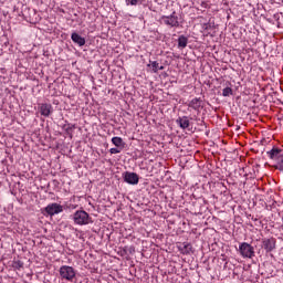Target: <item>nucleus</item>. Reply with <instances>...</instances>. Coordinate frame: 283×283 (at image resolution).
Listing matches in <instances>:
<instances>
[{
    "instance_id": "nucleus-10",
    "label": "nucleus",
    "mask_w": 283,
    "mask_h": 283,
    "mask_svg": "<svg viewBox=\"0 0 283 283\" xmlns=\"http://www.w3.org/2000/svg\"><path fill=\"white\" fill-rule=\"evenodd\" d=\"M188 107H191V109H195V112H200V107H202V99L200 97L192 98Z\"/></svg>"
},
{
    "instance_id": "nucleus-5",
    "label": "nucleus",
    "mask_w": 283,
    "mask_h": 283,
    "mask_svg": "<svg viewBox=\"0 0 283 283\" xmlns=\"http://www.w3.org/2000/svg\"><path fill=\"white\" fill-rule=\"evenodd\" d=\"M239 252L241 253L242 258H254L255 256V249L247 242H243L239 245Z\"/></svg>"
},
{
    "instance_id": "nucleus-3",
    "label": "nucleus",
    "mask_w": 283,
    "mask_h": 283,
    "mask_svg": "<svg viewBox=\"0 0 283 283\" xmlns=\"http://www.w3.org/2000/svg\"><path fill=\"white\" fill-rule=\"evenodd\" d=\"M159 23H161V25H167V28H180V21L178 20L176 11H172L170 15H161L159 18Z\"/></svg>"
},
{
    "instance_id": "nucleus-9",
    "label": "nucleus",
    "mask_w": 283,
    "mask_h": 283,
    "mask_svg": "<svg viewBox=\"0 0 283 283\" xmlns=\"http://www.w3.org/2000/svg\"><path fill=\"white\" fill-rule=\"evenodd\" d=\"M178 251H180L182 255H191V253H193V247L189 242H184L178 245Z\"/></svg>"
},
{
    "instance_id": "nucleus-19",
    "label": "nucleus",
    "mask_w": 283,
    "mask_h": 283,
    "mask_svg": "<svg viewBox=\"0 0 283 283\" xmlns=\"http://www.w3.org/2000/svg\"><path fill=\"white\" fill-rule=\"evenodd\" d=\"M140 0H126V6H138Z\"/></svg>"
},
{
    "instance_id": "nucleus-20",
    "label": "nucleus",
    "mask_w": 283,
    "mask_h": 283,
    "mask_svg": "<svg viewBox=\"0 0 283 283\" xmlns=\"http://www.w3.org/2000/svg\"><path fill=\"white\" fill-rule=\"evenodd\" d=\"M109 153L111 154H120V149H118V148H111Z\"/></svg>"
},
{
    "instance_id": "nucleus-4",
    "label": "nucleus",
    "mask_w": 283,
    "mask_h": 283,
    "mask_svg": "<svg viewBox=\"0 0 283 283\" xmlns=\"http://www.w3.org/2000/svg\"><path fill=\"white\" fill-rule=\"evenodd\" d=\"M60 277L62 280H66L67 282H72V280L76 277V271L70 265H62L60 268Z\"/></svg>"
},
{
    "instance_id": "nucleus-1",
    "label": "nucleus",
    "mask_w": 283,
    "mask_h": 283,
    "mask_svg": "<svg viewBox=\"0 0 283 283\" xmlns=\"http://www.w3.org/2000/svg\"><path fill=\"white\" fill-rule=\"evenodd\" d=\"M268 158L273 163L274 169L283 171V149L279 147H273L271 150L266 151Z\"/></svg>"
},
{
    "instance_id": "nucleus-11",
    "label": "nucleus",
    "mask_w": 283,
    "mask_h": 283,
    "mask_svg": "<svg viewBox=\"0 0 283 283\" xmlns=\"http://www.w3.org/2000/svg\"><path fill=\"white\" fill-rule=\"evenodd\" d=\"M71 40L73 41V43H75L80 48H83V45H85V38L81 36V34L76 32H73L71 34Z\"/></svg>"
},
{
    "instance_id": "nucleus-6",
    "label": "nucleus",
    "mask_w": 283,
    "mask_h": 283,
    "mask_svg": "<svg viewBox=\"0 0 283 283\" xmlns=\"http://www.w3.org/2000/svg\"><path fill=\"white\" fill-rule=\"evenodd\" d=\"M45 214L46 216H59V213H63V206L60 203H49L45 208H44Z\"/></svg>"
},
{
    "instance_id": "nucleus-7",
    "label": "nucleus",
    "mask_w": 283,
    "mask_h": 283,
    "mask_svg": "<svg viewBox=\"0 0 283 283\" xmlns=\"http://www.w3.org/2000/svg\"><path fill=\"white\" fill-rule=\"evenodd\" d=\"M124 181L127 182V185H138L140 178L138 177V174L136 172H129L126 171L123 175Z\"/></svg>"
},
{
    "instance_id": "nucleus-14",
    "label": "nucleus",
    "mask_w": 283,
    "mask_h": 283,
    "mask_svg": "<svg viewBox=\"0 0 283 283\" xmlns=\"http://www.w3.org/2000/svg\"><path fill=\"white\" fill-rule=\"evenodd\" d=\"M188 43H189V39L187 36L180 35L178 38V48H181L182 50H185Z\"/></svg>"
},
{
    "instance_id": "nucleus-12",
    "label": "nucleus",
    "mask_w": 283,
    "mask_h": 283,
    "mask_svg": "<svg viewBox=\"0 0 283 283\" xmlns=\"http://www.w3.org/2000/svg\"><path fill=\"white\" fill-rule=\"evenodd\" d=\"M177 125H179V127L181 129H188L190 122H189V117L187 116H182V117H178L176 119Z\"/></svg>"
},
{
    "instance_id": "nucleus-15",
    "label": "nucleus",
    "mask_w": 283,
    "mask_h": 283,
    "mask_svg": "<svg viewBox=\"0 0 283 283\" xmlns=\"http://www.w3.org/2000/svg\"><path fill=\"white\" fill-rule=\"evenodd\" d=\"M112 143L115 147H123V138L120 137H113Z\"/></svg>"
},
{
    "instance_id": "nucleus-21",
    "label": "nucleus",
    "mask_w": 283,
    "mask_h": 283,
    "mask_svg": "<svg viewBox=\"0 0 283 283\" xmlns=\"http://www.w3.org/2000/svg\"><path fill=\"white\" fill-rule=\"evenodd\" d=\"M159 70H165V66H158V72H159Z\"/></svg>"
},
{
    "instance_id": "nucleus-16",
    "label": "nucleus",
    "mask_w": 283,
    "mask_h": 283,
    "mask_svg": "<svg viewBox=\"0 0 283 283\" xmlns=\"http://www.w3.org/2000/svg\"><path fill=\"white\" fill-rule=\"evenodd\" d=\"M159 65H160V64H159L158 62H156V61H153V62H151V61H150V64H148V67H151L154 74H157Z\"/></svg>"
},
{
    "instance_id": "nucleus-13",
    "label": "nucleus",
    "mask_w": 283,
    "mask_h": 283,
    "mask_svg": "<svg viewBox=\"0 0 283 283\" xmlns=\"http://www.w3.org/2000/svg\"><path fill=\"white\" fill-rule=\"evenodd\" d=\"M40 114H41V116H45V118H48V116H50V114H52V105L51 104H42L40 106Z\"/></svg>"
},
{
    "instance_id": "nucleus-17",
    "label": "nucleus",
    "mask_w": 283,
    "mask_h": 283,
    "mask_svg": "<svg viewBox=\"0 0 283 283\" xmlns=\"http://www.w3.org/2000/svg\"><path fill=\"white\" fill-rule=\"evenodd\" d=\"M233 94V90L231 87H226L222 91V96H231Z\"/></svg>"
},
{
    "instance_id": "nucleus-8",
    "label": "nucleus",
    "mask_w": 283,
    "mask_h": 283,
    "mask_svg": "<svg viewBox=\"0 0 283 283\" xmlns=\"http://www.w3.org/2000/svg\"><path fill=\"white\" fill-rule=\"evenodd\" d=\"M275 243L276 241L274 238L263 239L262 248L264 249V251H266V253H271V251H275Z\"/></svg>"
},
{
    "instance_id": "nucleus-2",
    "label": "nucleus",
    "mask_w": 283,
    "mask_h": 283,
    "mask_svg": "<svg viewBox=\"0 0 283 283\" xmlns=\"http://www.w3.org/2000/svg\"><path fill=\"white\" fill-rule=\"evenodd\" d=\"M71 220H73L74 224L78 227H83L86 224H92V217L85 210H77L71 216Z\"/></svg>"
},
{
    "instance_id": "nucleus-18",
    "label": "nucleus",
    "mask_w": 283,
    "mask_h": 283,
    "mask_svg": "<svg viewBox=\"0 0 283 283\" xmlns=\"http://www.w3.org/2000/svg\"><path fill=\"white\" fill-rule=\"evenodd\" d=\"M76 126L72 125V124H66L63 126V129L66 130L67 134H70V132H72V129H75Z\"/></svg>"
}]
</instances>
